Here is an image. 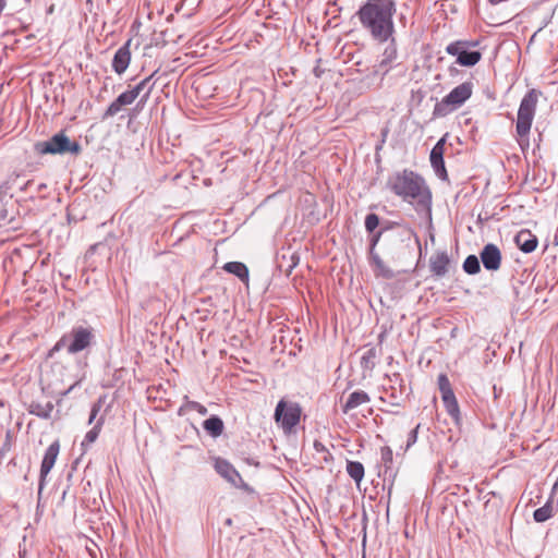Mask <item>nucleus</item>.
<instances>
[{"label": "nucleus", "mask_w": 558, "mask_h": 558, "mask_svg": "<svg viewBox=\"0 0 558 558\" xmlns=\"http://www.w3.org/2000/svg\"><path fill=\"white\" fill-rule=\"evenodd\" d=\"M386 189L402 201L414 205L418 214L430 216L432 192L425 179L417 172L410 169L392 172L387 178Z\"/></svg>", "instance_id": "1"}, {"label": "nucleus", "mask_w": 558, "mask_h": 558, "mask_svg": "<svg viewBox=\"0 0 558 558\" xmlns=\"http://www.w3.org/2000/svg\"><path fill=\"white\" fill-rule=\"evenodd\" d=\"M393 0H367L356 12L362 28L377 43H387L395 33Z\"/></svg>", "instance_id": "2"}, {"label": "nucleus", "mask_w": 558, "mask_h": 558, "mask_svg": "<svg viewBox=\"0 0 558 558\" xmlns=\"http://www.w3.org/2000/svg\"><path fill=\"white\" fill-rule=\"evenodd\" d=\"M542 92L535 88L530 89L521 99L515 122L517 142L524 153L530 147L529 135L535 117L536 107Z\"/></svg>", "instance_id": "3"}, {"label": "nucleus", "mask_w": 558, "mask_h": 558, "mask_svg": "<svg viewBox=\"0 0 558 558\" xmlns=\"http://www.w3.org/2000/svg\"><path fill=\"white\" fill-rule=\"evenodd\" d=\"M95 329L92 326H73L49 350L48 357H53L54 353L61 350H65L70 355H75L92 348L95 343Z\"/></svg>", "instance_id": "4"}, {"label": "nucleus", "mask_w": 558, "mask_h": 558, "mask_svg": "<svg viewBox=\"0 0 558 558\" xmlns=\"http://www.w3.org/2000/svg\"><path fill=\"white\" fill-rule=\"evenodd\" d=\"M474 84L469 81L456 86L441 101L437 102L433 110L436 118L446 117L459 109L473 94Z\"/></svg>", "instance_id": "5"}, {"label": "nucleus", "mask_w": 558, "mask_h": 558, "mask_svg": "<svg viewBox=\"0 0 558 558\" xmlns=\"http://www.w3.org/2000/svg\"><path fill=\"white\" fill-rule=\"evenodd\" d=\"M34 149L39 155H78L82 147L78 142L71 141L64 132L56 133L47 141L37 142Z\"/></svg>", "instance_id": "6"}, {"label": "nucleus", "mask_w": 558, "mask_h": 558, "mask_svg": "<svg viewBox=\"0 0 558 558\" xmlns=\"http://www.w3.org/2000/svg\"><path fill=\"white\" fill-rule=\"evenodd\" d=\"M477 40H456L447 45L446 52L457 58V63L462 66H474L482 59V53L474 49Z\"/></svg>", "instance_id": "7"}, {"label": "nucleus", "mask_w": 558, "mask_h": 558, "mask_svg": "<svg viewBox=\"0 0 558 558\" xmlns=\"http://www.w3.org/2000/svg\"><path fill=\"white\" fill-rule=\"evenodd\" d=\"M301 407L296 402L280 400L275 409V421L286 433H290L300 422Z\"/></svg>", "instance_id": "8"}, {"label": "nucleus", "mask_w": 558, "mask_h": 558, "mask_svg": "<svg viewBox=\"0 0 558 558\" xmlns=\"http://www.w3.org/2000/svg\"><path fill=\"white\" fill-rule=\"evenodd\" d=\"M445 144H446V135L442 136L435 144V146L432 148L430 155H429L430 165H432L435 173L437 174V177L441 180L448 179V174H447V170H446L445 161H444Z\"/></svg>", "instance_id": "9"}, {"label": "nucleus", "mask_w": 558, "mask_h": 558, "mask_svg": "<svg viewBox=\"0 0 558 558\" xmlns=\"http://www.w3.org/2000/svg\"><path fill=\"white\" fill-rule=\"evenodd\" d=\"M60 450V445L58 441H53L45 451L41 465H40V478H39V494L41 493L45 486L46 476L49 474L51 469L53 468L56 460L58 458Z\"/></svg>", "instance_id": "10"}, {"label": "nucleus", "mask_w": 558, "mask_h": 558, "mask_svg": "<svg viewBox=\"0 0 558 558\" xmlns=\"http://www.w3.org/2000/svg\"><path fill=\"white\" fill-rule=\"evenodd\" d=\"M17 179L19 175H11L0 184V227L5 226L10 221L7 204L12 198L10 191L15 185Z\"/></svg>", "instance_id": "11"}, {"label": "nucleus", "mask_w": 558, "mask_h": 558, "mask_svg": "<svg viewBox=\"0 0 558 558\" xmlns=\"http://www.w3.org/2000/svg\"><path fill=\"white\" fill-rule=\"evenodd\" d=\"M481 262L486 270L496 271L501 265V252L496 244H486L480 253Z\"/></svg>", "instance_id": "12"}, {"label": "nucleus", "mask_w": 558, "mask_h": 558, "mask_svg": "<svg viewBox=\"0 0 558 558\" xmlns=\"http://www.w3.org/2000/svg\"><path fill=\"white\" fill-rule=\"evenodd\" d=\"M138 97L136 90L133 88L121 93L106 109L104 119L112 118L117 116L124 106L132 105Z\"/></svg>", "instance_id": "13"}, {"label": "nucleus", "mask_w": 558, "mask_h": 558, "mask_svg": "<svg viewBox=\"0 0 558 558\" xmlns=\"http://www.w3.org/2000/svg\"><path fill=\"white\" fill-rule=\"evenodd\" d=\"M131 43L128 39L116 52L112 59V70L118 74H123L131 63Z\"/></svg>", "instance_id": "14"}, {"label": "nucleus", "mask_w": 558, "mask_h": 558, "mask_svg": "<svg viewBox=\"0 0 558 558\" xmlns=\"http://www.w3.org/2000/svg\"><path fill=\"white\" fill-rule=\"evenodd\" d=\"M214 466L216 472L231 484L236 485L238 482L242 481L240 473L228 460L222 458H216Z\"/></svg>", "instance_id": "15"}, {"label": "nucleus", "mask_w": 558, "mask_h": 558, "mask_svg": "<svg viewBox=\"0 0 558 558\" xmlns=\"http://www.w3.org/2000/svg\"><path fill=\"white\" fill-rule=\"evenodd\" d=\"M514 243L523 253H532L538 244L537 236L527 229L520 230L514 236Z\"/></svg>", "instance_id": "16"}, {"label": "nucleus", "mask_w": 558, "mask_h": 558, "mask_svg": "<svg viewBox=\"0 0 558 558\" xmlns=\"http://www.w3.org/2000/svg\"><path fill=\"white\" fill-rule=\"evenodd\" d=\"M450 259L447 252H438L429 259V269L436 277H444L448 271Z\"/></svg>", "instance_id": "17"}, {"label": "nucleus", "mask_w": 558, "mask_h": 558, "mask_svg": "<svg viewBox=\"0 0 558 558\" xmlns=\"http://www.w3.org/2000/svg\"><path fill=\"white\" fill-rule=\"evenodd\" d=\"M369 401L371 398L367 392L363 390H355L350 393L345 403L342 405V412L347 414L350 411L356 409L357 407L368 403Z\"/></svg>", "instance_id": "18"}, {"label": "nucleus", "mask_w": 558, "mask_h": 558, "mask_svg": "<svg viewBox=\"0 0 558 558\" xmlns=\"http://www.w3.org/2000/svg\"><path fill=\"white\" fill-rule=\"evenodd\" d=\"M157 73H158L157 70L154 71L149 76L145 77L144 80H142L138 84H136L133 87V89L136 90V94L138 96L141 95V93L144 92V94L142 95V97L140 99V102L143 105L148 100V98L156 85L155 76Z\"/></svg>", "instance_id": "19"}, {"label": "nucleus", "mask_w": 558, "mask_h": 558, "mask_svg": "<svg viewBox=\"0 0 558 558\" xmlns=\"http://www.w3.org/2000/svg\"><path fill=\"white\" fill-rule=\"evenodd\" d=\"M369 262L371 265L373 266L376 277H381L385 279L395 278V271L384 263V260L380 258L378 254L369 255Z\"/></svg>", "instance_id": "20"}, {"label": "nucleus", "mask_w": 558, "mask_h": 558, "mask_svg": "<svg viewBox=\"0 0 558 558\" xmlns=\"http://www.w3.org/2000/svg\"><path fill=\"white\" fill-rule=\"evenodd\" d=\"M204 429L214 438L219 437L223 433V421L218 415H211L203 423Z\"/></svg>", "instance_id": "21"}, {"label": "nucleus", "mask_w": 558, "mask_h": 558, "mask_svg": "<svg viewBox=\"0 0 558 558\" xmlns=\"http://www.w3.org/2000/svg\"><path fill=\"white\" fill-rule=\"evenodd\" d=\"M441 399L447 413L458 423L460 421V409L454 393L441 395Z\"/></svg>", "instance_id": "22"}, {"label": "nucleus", "mask_w": 558, "mask_h": 558, "mask_svg": "<svg viewBox=\"0 0 558 558\" xmlns=\"http://www.w3.org/2000/svg\"><path fill=\"white\" fill-rule=\"evenodd\" d=\"M223 269L227 272L236 276L243 282H247L248 281V268L246 267L245 264H243L241 262H229V263H226L225 266H223Z\"/></svg>", "instance_id": "23"}, {"label": "nucleus", "mask_w": 558, "mask_h": 558, "mask_svg": "<svg viewBox=\"0 0 558 558\" xmlns=\"http://www.w3.org/2000/svg\"><path fill=\"white\" fill-rule=\"evenodd\" d=\"M105 423V415H101L95 423V425L93 426V428L90 430H88L82 441V447L84 448H87L89 447L92 444H94L96 441V439L98 438L99 434H100V430L102 428V425Z\"/></svg>", "instance_id": "24"}, {"label": "nucleus", "mask_w": 558, "mask_h": 558, "mask_svg": "<svg viewBox=\"0 0 558 558\" xmlns=\"http://www.w3.org/2000/svg\"><path fill=\"white\" fill-rule=\"evenodd\" d=\"M345 470L356 485H360L365 474L364 465L359 461H347Z\"/></svg>", "instance_id": "25"}, {"label": "nucleus", "mask_w": 558, "mask_h": 558, "mask_svg": "<svg viewBox=\"0 0 558 558\" xmlns=\"http://www.w3.org/2000/svg\"><path fill=\"white\" fill-rule=\"evenodd\" d=\"M53 410V404L51 402H47L45 404L38 402H32L28 408V412L34 414L40 418H49L51 416V412Z\"/></svg>", "instance_id": "26"}, {"label": "nucleus", "mask_w": 558, "mask_h": 558, "mask_svg": "<svg viewBox=\"0 0 558 558\" xmlns=\"http://www.w3.org/2000/svg\"><path fill=\"white\" fill-rule=\"evenodd\" d=\"M196 411L198 414L201 415H206L207 414V408L203 404H201L199 402L197 401H192V400H189V398L185 396L184 397V402L183 404L179 408V411H178V414L179 415H183L186 411Z\"/></svg>", "instance_id": "27"}, {"label": "nucleus", "mask_w": 558, "mask_h": 558, "mask_svg": "<svg viewBox=\"0 0 558 558\" xmlns=\"http://www.w3.org/2000/svg\"><path fill=\"white\" fill-rule=\"evenodd\" d=\"M553 517V507L550 501H547L543 507L537 508L534 513L533 518L536 522H545L548 519Z\"/></svg>", "instance_id": "28"}, {"label": "nucleus", "mask_w": 558, "mask_h": 558, "mask_svg": "<svg viewBox=\"0 0 558 558\" xmlns=\"http://www.w3.org/2000/svg\"><path fill=\"white\" fill-rule=\"evenodd\" d=\"M463 270L469 275H475L480 272L481 265L480 259L476 255H469L463 262Z\"/></svg>", "instance_id": "29"}, {"label": "nucleus", "mask_w": 558, "mask_h": 558, "mask_svg": "<svg viewBox=\"0 0 558 558\" xmlns=\"http://www.w3.org/2000/svg\"><path fill=\"white\" fill-rule=\"evenodd\" d=\"M380 459H381L383 466L385 468V475L388 472H390V474H391L392 473L391 464L393 461V453H392V450L390 447L385 446L380 449Z\"/></svg>", "instance_id": "30"}, {"label": "nucleus", "mask_w": 558, "mask_h": 558, "mask_svg": "<svg viewBox=\"0 0 558 558\" xmlns=\"http://www.w3.org/2000/svg\"><path fill=\"white\" fill-rule=\"evenodd\" d=\"M106 399H107V396L106 395H102L100 396L96 402H94V404L92 405V409H90V414H89V418H88V424H93L94 421L96 420L98 413L100 412L104 403L106 402Z\"/></svg>", "instance_id": "31"}, {"label": "nucleus", "mask_w": 558, "mask_h": 558, "mask_svg": "<svg viewBox=\"0 0 558 558\" xmlns=\"http://www.w3.org/2000/svg\"><path fill=\"white\" fill-rule=\"evenodd\" d=\"M390 383V389L396 390V388L400 389V395L404 393V383L403 378L399 373H393L391 376H388Z\"/></svg>", "instance_id": "32"}, {"label": "nucleus", "mask_w": 558, "mask_h": 558, "mask_svg": "<svg viewBox=\"0 0 558 558\" xmlns=\"http://www.w3.org/2000/svg\"><path fill=\"white\" fill-rule=\"evenodd\" d=\"M379 217L376 214H368L365 217V229L368 233H373L379 226Z\"/></svg>", "instance_id": "33"}, {"label": "nucleus", "mask_w": 558, "mask_h": 558, "mask_svg": "<svg viewBox=\"0 0 558 558\" xmlns=\"http://www.w3.org/2000/svg\"><path fill=\"white\" fill-rule=\"evenodd\" d=\"M438 388L441 395L453 392L450 381L446 374H439L438 379Z\"/></svg>", "instance_id": "34"}, {"label": "nucleus", "mask_w": 558, "mask_h": 558, "mask_svg": "<svg viewBox=\"0 0 558 558\" xmlns=\"http://www.w3.org/2000/svg\"><path fill=\"white\" fill-rule=\"evenodd\" d=\"M383 233H384L383 229H379L378 231H374L372 233V236H371V240H369L368 255L378 254L376 252V245L378 244Z\"/></svg>", "instance_id": "35"}, {"label": "nucleus", "mask_w": 558, "mask_h": 558, "mask_svg": "<svg viewBox=\"0 0 558 558\" xmlns=\"http://www.w3.org/2000/svg\"><path fill=\"white\" fill-rule=\"evenodd\" d=\"M375 357L376 350L375 348H371L363 354L361 363L364 367H373Z\"/></svg>", "instance_id": "36"}, {"label": "nucleus", "mask_w": 558, "mask_h": 558, "mask_svg": "<svg viewBox=\"0 0 558 558\" xmlns=\"http://www.w3.org/2000/svg\"><path fill=\"white\" fill-rule=\"evenodd\" d=\"M421 424H417L408 435V440H407V447L405 449H409L410 447H412L416 441H417V434H418V428H420Z\"/></svg>", "instance_id": "37"}, {"label": "nucleus", "mask_w": 558, "mask_h": 558, "mask_svg": "<svg viewBox=\"0 0 558 558\" xmlns=\"http://www.w3.org/2000/svg\"><path fill=\"white\" fill-rule=\"evenodd\" d=\"M396 48L395 47H387L386 50H385V60L383 62H386V61H391L396 58Z\"/></svg>", "instance_id": "38"}, {"label": "nucleus", "mask_w": 558, "mask_h": 558, "mask_svg": "<svg viewBox=\"0 0 558 558\" xmlns=\"http://www.w3.org/2000/svg\"><path fill=\"white\" fill-rule=\"evenodd\" d=\"M290 260L291 263L289 264V266L283 270L287 275H289L292 269L298 265L299 263V257H296L294 254H291L290 255Z\"/></svg>", "instance_id": "39"}, {"label": "nucleus", "mask_w": 558, "mask_h": 558, "mask_svg": "<svg viewBox=\"0 0 558 558\" xmlns=\"http://www.w3.org/2000/svg\"><path fill=\"white\" fill-rule=\"evenodd\" d=\"M390 397L393 399L391 404L398 405L399 404L398 400L402 397V395H400V389L396 388V390H391Z\"/></svg>", "instance_id": "40"}, {"label": "nucleus", "mask_w": 558, "mask_h": 558, "mask_svg": "<svg viewBox=\"0 0 558 558\" xmlns=\"http://www.w3.org/2000/svg\"><path fill=\"white\" fill-rule=\"evenodd\" d=\"M448 71L451 76L458 73V69L456 66H449Z\"/></svg>", "instance_id": "41"}, {"label": "nucleus", "mask_w": 558, "mask_h": 558, "mask_svg": "<svg viewBox=\"0 0 558 558\" xmlns=\"http://www.w3.org/2000/svg\"><path fill=\"white\" fill-rule=\"evenodd\" d=\"M32 182L27 181L24 186L21 187V190H25Z\"/></svg>", "instance_id": "42"}, {"label": "nucleus", "mask_w": 558, "mask_h": 558, "mask_svg": "<svg viewBox=\"0 0 558 558\" xmlns=\"http://www.w3.org/2000/svg\"><path fill=\"white\" fill-rule=\"evenodd\" d=\"M46 187V184H39L38 185V190H41V189H45Z\"/></svg>", "instance_id": "43"}, {"label": "nucleus", "mask_w": 558, "mask_h": 558, "mask_svg": "<svg viewBox=\"0 0 558 558\" xmlns=\"http://www.w3.org/2000/svg\"><path fill=\"white\" fill-rule=\"evenodd\" d=\"M389 228H390V226L388 225V226L383 227L381 229H383V230H384V232H385V231H386V230H388Z\"/></svg>", "instance_id": "44"}]
</instances>
